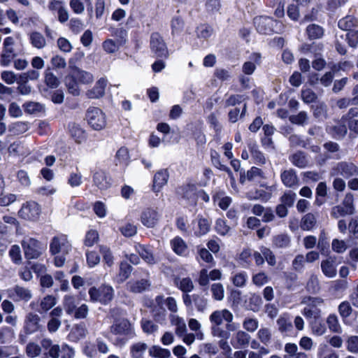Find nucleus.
<instances>
[{
	"label": "nucleus",
	"instance_id": "obj_1",
	"mask_svg": "<svg viewBox=\"0 0 358 358\" xmlns=\"http://www.w3.org/2000/svg\"><path fill=\"white\" fill-rule=\"evenodd\" d=\"M233 320L234 315L232 313L227 309L213 311L209 316L213 335L220 338H229V332L221 329L220 326L223 324L224 322H231Z\"/></svg>",
	"mask_w": 358,
	"mask_h": 358
},
{
	"label": "nucleus",
	"instance_id": "obj_2",
	"mask_svg": "<svg viewBox=\"0 0 358 358\" xmlns=\"http://www.w3.org/2000/svg\"><path fill=\"white\" fill-rule=\"evenodd\" d=\"M254 23L257 31L262 34H271L273 33H281L285 27L282 22L266 16H258L254 19Z\"/></svg>",
	"mask_w": 358,
	"mask_h": 358
},
{
	"label": "nucleus",
	"instance_id": "obj_3",
	"mask_svg": "<svg viewBox=\"0 0 358 358\" xmlns=\"http://www.w3.org/2000/svg\"><path fill=\"white\" fill-rule=\"evenodd\" d=\"M24 256L28 259L38 258L46 250V246L31 237H26L21 242Z\"/></svg>",
	"mask_w": 358,
	"mask_h": 358
},
{
	"label": "nucleus",
	"instance_id": "obj_4",
	"mask_svg": "<svg viewBox=\"0 0 358 358\" xmlns=\"http://www.w3.org/2000/svg\"><path fill=\"white\" fill-rule=\"evenodd\" d=\"M324 302V299L321 297L304 296L301 303L306 306L302 310V314L307 319L320 318L321 310L319 307L322 306Z\"/></svg>",
	"mask_w": 358,
	"mask_h": 358
},
{
	"label": "nucleus",
	"instance_id": "obj_5",
	"mask_svg": "<svg viewBox=\"0 0 358 358\" xmlns=\"http://www.w3.org/2000/svg\"><path fill=\"white\" fill-rule=\"evenodd\" d=\"M88 124L94 130H101L106 126V117L105 113L99 108L90 107L86 114Z\"/></svg>",
	"mask_w": 358,
	"mask_h": 358
},
{
	"label": "nucleus",
	"instance_id": "obj_6",
	"mask_svg": "<svg viewBox=\"0 0 358 358\" xmlns=\"http://www.w3.org/2000/svg\"><path fill=\"white\" fill-rule=\"evenodd\" d=\"M114 294V290L111 286L102 285L99 288L92 287L89 289V295L92 301H99L103 304L110 302Z\"/></svg>",
	"mask_w": 358,
	"mask_h": 358
},
{
	"label": "nucleus",
	"instance_id": "obj_7",
	"mask_svg": "<svg viewBox=\"0 0 358 358\" xmlns=\"http://www.w3.org/2000/svg\"><path fill=\"white\" fill-rule=\"evenodd\" d=\"M71 250V245L68 241L67 236L60 234L54 236L50 243V252L52 255L59 253L68 254Z\"/></svg>",
	"mask_w": 358,
	"mask_h": 358
},
{
	"label": "nucleus",
	"instance_id": "obj_8",
	"mask_svg": "<svg viewBox=\"0 0 358 358\" xmlns=\"http://www.w3.org/2000/svg\"><path fill=\"white\" fill-rule=\"evenodd\" d=\"M150 48L157 57L167 58L169 55L162 36L157 32L152 33L150 36Z\"/></svg>",
	"mask_w": 358,
	"mask_h": 358
},
{
	"label": "nucleus",
	"instance_id": "obj_9",
	"mask_svg": "<svg viewBox=\"0 0 358 358\" xmlns=\"http://www.w3.org/2000/svg\"><path fill=\"white\" fill-rule=\"evenodd\" d=\"M41 209L40 206L34 201H29L23 204L18 212L19 216L26 220L37 221L39 218Z\"/></svg>",
	"mask_w": 358,
	"mask_h": 358
},
{
	"label": "nucleus",
	"instance_id": "obj_10",
	"mask_svg": "<svg viewBox=\"0 0 358 358\" xmlns=\"http://www.w3.org/2000/svg\"><path fill=\"white\" fill-rule=\"evenodd\" d=\"M198 192L196 185L192 183L185 184L178 188L177 192L185 200L187 204L195 206L198 199Z\"/></svg>",
	"mask_w": 358,
	"mask_h": 358
},
{
	"label": "nucleus",
	"instance_id": "obj_11",
	"mask_svg": "<svg viewBox=\"0 0 358 358\" xmlns=\"http://www.w3.org/2000/svg\"><path fill=\"white\" fill-rule=\"evenodd\" d=\"M332 175H341L345 178L357 176L358 167L350 162H341L337 163L332 169Z\"/></svg>",
	"mask_w": 358,
	"mask_h": 358
},
{
	"label": "nucleus",
	"instance_id": "obj_12",
	"mask_svg": "<svg viewBox=\"0 0 358 358\" xmlns=\"http://www.w3.org/2000/svg\"><path fill=\"white\" fill-rule=\"evenodd\" d=\"M160 219V214L157 209L147 208L144 209L141 215V223L148 228L155 227Z\"/></svg>",
	"mask_w": 358,
	"mask_h": 358
},
{
	"label": "nucleus",
	"instance_id": "obj_13",
	"mask_svg": "<svg viewBox=\"0 0 358 358\" xmlns=\"http://www.w3.org/2000/svg\"><path fill=\"white\" fill-rule=\"evenodd\" d=\"M111 332L120 336H127V338L134 336V331L131 324L127 320L116 321L111 326Z\"/></svg>",
	"mask_w": 358,
	"mask_h": 358
},
{
	"label": "nucleus",
	"instance_id": "obj_14",
	"mask_svg": "<svg viewBox=\"0 0 358 358\" xmlns=\"http://www.w3.org/2000/svg\"><path fill=\"white\" fill-rule=\"evenodd\" d=\"M48 9L57 14L58 20L61 23L68 21L69 14L64 2L60 0H50L48 5Z\"/></svg>",
	"mask_w": 358,
	"mask_h": 358
},
{
	"label": "nucleus",
	"instance_id": "obj_15",
	"mask_svg": "<svg viewBox=\"0 0 358 358\" xmlns=\"http://www.w3.org/2000/svg\"><path fill=\"white\" fill-rule=\"evenodd\" d=\"M8 297L15 301L22 300L27 301L32 297L31 292L29 289L20 286H16L13 289H8Z\"/></svg>",
	"mask_w": 358,
	"mask_h": 358
},
{
	"label": "nucleus",
	"instance_id": "obj_16",
	"mask_svg": "<svg viewBox=\"0 0 358 358\" xmlns=\"http://www.w3.org/2000/svg\"><path fill=\"white\" fill-rule=\"evenodd\" d=\"M169 178V174L166 169H161L158 171L153 178V192L156 193L160 192L162 187L167 184Z\"/></svg>",
	"mask_w": 358,
	"mask_h": 358
},
{
	"label": "nucleus",
	"instance_id": "obj_17",
	"mask_svg": "<svg viewBox=\"0 0 358 358\" xmlns=\"http://www.w3.org/2000/svg\"><path fill=\"white\" fill-rule=\"evenodd\" d=\"M322 273L329 278H333L336 275L337 269L335 258L329 257L321 262Z\"/></svg>",
	"mask_w": 358,
	"mask_h": 358
},
{
	"label": "nucleus",
	"instance_id": "obj_18",
	"mask_svg": "<svg viewBox=\"0 0 358 358\" xmlns=\"http://www.w3.org/2000/svg\"><path fill=\"white\" fill-rule=\"evenodd\" d=\"M194 233L196 236H201L206 234L210 229L211 222L206 218L198 216L194 222Z\"/></svg>",
	"mask_w": 358,
	"mask_h": 358
},
{
	"label": "nucleus",
	"instance_id": "obj_19",
	"mask_svg": "<svg viewBox=\"0 0 358 358\" xmlns=\"http://www.w3.org/2000/svg\"><path fill=\"white\" fill-rule=\"evenodd\" d=\"M107 86V80L105 78L99 79L94 87L87 92L90 99H99L104 95L105 89Z\"/></svg>",
	"mask_w": 358,
	"mask_h": 358
},
{
	"label": "nucleus",
	"instance_id": "obj_20",
	"mask_svg": "<svg viewBox=\"0 0 358 358\" xmlns=\"http://www.w3.org/2000/svg\"><path fill=\"white\" fill-rule=\"evenodd\" d=\"M250 336L244 331L238 330L231 339V344L234 348H240L249 344Z\"/></svg>",
	"mask_w": 358,
	"mask_h": 358
},
{
	"label": "nucleus",
	"instance_id": "obj_21",
	"mask_svg": "<svg viewBox=\"0 0 358 358\" xmlns=\"http://www.w3.org/2000/svg\"><path fill=\"white\" fill-rule=\"evenodd\" d=\"M327 132L335 138H343L347 133L345 124L341 122H336L329 124L327 127Z\"/></svg>",
	"mask_w": 358,
	"mask_h": 358
},
{
	"label": "nucleus",
	"instance_id": "obj_22",
	"mask_svg": "<svg viewBox=\"0 0 358 358\" xmlns=\"http://www.w3.org/2000/svg\"><path fill=\"white\" fill-rule=\"evenodd\" d=\"M262 187H265L266 190L259 189L255 191V196H249L250 200H262L263 201H268L271 196L273 192L275 191V185L267 186L265 184H262Z\"/></svg>",
	"mask_w": 358,
	"mask_h": 358
},
{
	"label": "nucleus",
	"instance_id": "obj_23",
	"mask_svg": "<svg viewBox=\"0 0 358 358\" xmlns=\"http://www.w3.org/2000/svg\"><path fill=\"white\" fill-rule=\"evenodd\" d=\"M40 317L38 315L29 313L26 318L24 329L27 334H33L41 328Z\"/></svg>",
	"mask_w": 358,
	"mask_h": 358
},
{
	"label": "nucleus",
	"instance_id": "obj_24",
	"mask_svg": "<svg viewBox=\"0 0 358 358\" xmlns=\"http://www.w3.org/2000/svg\"><path fill=\"white\" fill-rule=\"evenodd\" d=\"M93 181L100 189H106L111 185L110 178L103 171H98L94 174Z\"/></svg>",
	"mask_w": 358,
	"mask_h": 358
},
{
	"label": "nucleus",
	"instance_id": "obj_25",
	"mask_svg": "<svg viewBox=\"0 0 358 358\" xmlns=\"http://www.w3.org/2000/svg\"><path fill=\"white\" fill-rule=\"evenodd\" d=\"M69 133L71 137L78 144L83 143L87 138L85 131L80 125L75 123L69 125Z\"/></svg>",
	"mask_w": 358,
	"mask_h": 358
},
{
	"label": "nucleus",
	"instance_id": "obj_26",
	"mask_svg": "<svg viewBox=\"0 0 358 358\" xmlns=\"http://www.w3.org/2000/svg\"><path fill=\"white\" fill-rule=\"evenodd\" d=\"M87 329L84 324H76L73 327L69 334V338L73 342H78L86 337Z\"/></svg>",
	"mask_w": 358,
	"mask_h": 358
},
{
	"label": "nucleus",
	"instance_id": "obj_27",
	"mask_svg": "<svg viewBox=\"0 0 358 358\" xmlns=\"http://www.w3.org/2000/svg\"><path fill=\"white\" fill-rule=\"evenodd\" d=\"M170 244L173 251L180 256H186L188 253L187 245L184 240L176 236L170 241Z\"/></svg>",
	"mask_w": 358,
	"mask_h": 358
},
{
	"label": "nucleus",
	"instance_id": "obj_28",
	"mask_svg": "<svg viewBox=\"0 0 358 358\" xmlns=\"http://www.w3.org/2000/svg\"><path fill=\"white\" fill-rule=\"evenodd\" d=\"M171 324L176 327V334L182 336L187 331V326L184 319L178 315L171 314L169 316Z\"/></svg>",
	"mask_w": 358,
	"mask_h": 358
},
{
	"label": "nucleus",
	"instance_id": "obj_29",
	"mask_svg": "<svg viewBox=\"0 0 358 358\" xmlns=\"http://www.w3.org/2000/svg\"><path fill=\"white\" fill-rule=\"evenodd\" d=\"M261 61V55L258 53H253L250 57V61L245 62L243 65V72L246 75H251L256 69V64Z\"/></svg>",
	"mask_w": 358,
	"mask_h": 358
},
{
	"label": "nucleus",
	"instance_id": "obj_30",
	"mask_svg": "<svg viewBox=\"0 0 358 358\" xmlns=\"http://www.w3.org/2000/svg\"><path fill=\"white\" fill-rule=\"evenodd\" d=\"M280 177L282 183L286 187H294L298 185L299 179L295 172L292 169L284 171Z\"/></svg>",
	"mask_w": 358,
	"mask_h": 358
},
{
	"label": "nucleus",
	"instance_id": "obj_31",
	"mask_svg": "<svg viewBox=\"0 0 358 358\" xmlns=\"http://www.w3.org/2000/svg\"><path fill=\"white\" fill-rule=\"evenodd\" d=\"M24 112L29 115H38L45 111V106L39 102L27 101L22 105Z\"/></svg>",
	"mask_w": 358,
	"mask_h": 358
},
{
	"label": "nucleus",
	"instance_id": "obj_32",
	"mask_svg": "<svg viewBox=\"0 0 358 358\" xmlns=\"http://www.w3.org/2000/svg\"><path fill=\"white\" fill-rule=\"evenodd\" d=\"M264 178V173L260 169L252 166L247 171L245 175L241 176L240 180L241 183H243L245 179L250 181H257Z\"/></svg>",
	"mask_w": 358,
	"mask_h": 358
},
{
	"label": "nucleus",
	"instance_id": "obj_33",
	"mask_svg": "<svg viewBox=\"0 0 358 358\" xmlns=\"http://www.w3.org/2000/svg\"><path fill=\"white\" fill-rule=\"evenodd\" d=\"M213 201L222 210L227 209L231 203V197L227 196L222 191H219L213 195Z\"/></svg>",
	"mask_w": 358,
	"mask_h": 358
},
{
	"label": "nucleus",
	"instance_id": "obj_34",
	"mask_svg": "<svg viewBox=\"0 0 358 358\" xmlns=\"http://www.w3.org/2000/svg\"><path fill=\"white\" fill-rule=\"evenodd\" d=\"M150 286L146 280H131L127 282V289L134 293H140L145 291Z\"/></svg>",
	"mask_w": 358,
	"mask_h": 358
},
{
	"label": "nucleus",
	"instance_id": "obj_35",
	"mask_svg": "<svg viewBox=\"0 0 358 358\" xmlns=\"http://www.w3.org/2000/svg\"><path fill=\"white\" fill-rule=\"evenodd\" d=\"M57 303V299L52 295H47L44 296L40 301L39 313L47 312L53 308Z\"/></svg>",
	"mask_w": 358,
	"mask_h": 358
},
{
	"label": "nucleus",
	"instance_id": "obj_36",
	"mask_svg": "<svg viewBox=\"0 0 358 358\" xmlns=\"http://www.w3.org/2000/svg\"><path fill=\"white\" fill-rule=\"evenodd\" d=\"M287 355L285 358H307V355L303 352H298V347L295 343H287L285 346Z\"/></svg>",
	"mask_w": 358,
	"mask_h": 358
},
{
	"label": "nucleus",
	"instance_id": "obj_37",
	"mask_svg": "<svg viewBox=\"0 0 358 358\" xmlns=\"http://www.w3.org/2000/svg\"><path fill=\"white\" fill-rule=\"evenodd\" d=\"M136 250L141 257V258L148 264H155L157 260L152 255L151 250L144 245H138L136 247Z\"/></svg>",
	"mask_w": 358,
	"mask_h": 358
},
{
	"label": "nucleus",
	"instance_id": "obj_38",
	"mask_svg": "<svg viewBox=\"0 0 358 358\" xmlns=\"http://www.w3.org/2000/svg\"><path fill=\"white\" fill-rule=\"evenodd\" d=\"M278 329L282 333H289L292 330V324L288 315H281L277 320Z\"/></svg>",
	"mask_w": 358,
	"mask_h": 358
},
{
	"label": "nucleus",
	"instance_id": "obj_39",
	"mask_svg": "<svg viewBox=\"0 0 358 358\" xmlns=\"http://www.w3.org/2000/svg\"><path fill=\"white\" fill-rule=\"evenodd\" d=\"M317 358H338L336 352L329 348L326 343H321L317 349Z\"/></svg>",
	"mask_w": 358,
	"mask_h": 358
},
{
	"label": "nucleus",
	"instance_id": "obj_40",
	"mask_svg": "<svg viewBox=\"0 0 358 358\" xmlns=\"http://www.w3.org/2000/svg\"><path fill=\"white\" fill-rule=\"evenodd\" d=\"M72 74L78 80V83L89 84L94 80L93 76L90 73L80 69H76Z\"/></svg>",
	"mask_w": 358,
	"mask_h": 358
},
{
	"label": "nucleus",
	"instance_id": "obj_41",
	"mask_svg": "<svg viewBox=\"0 0 358 358\" xmlns=\"http://www.w3.org/2000/svg\"><path fill=\"white\" fill-rule=\"evenodd\" d=\"M248 148L250 152L253 163L257 164H264L266 163V159L264 155L257 149V146L255 144H249Z\"/></svg>",
	"mask_w": 358,
	"mask_h": 358
},
{
	"label": "nucleus",
	"instance_id": "obj_42",
	"mask_svg": "<svg viewBox=\"0 0 358 358\" xmlns=\"http://www.w3.org/2000/svg\"><path fill=\"white\" fill-rule=\"evenodd\" d=\"M64 308L69 315H73L76 309V301L73 296L65 295L63 299Z\"/></svg>",
	"mask_w": 358,
	"mask_h": 358
},
{
	"label": "nucleus",
	"instance_id": "obj_43",
	"mask_svg": "<svg viewBox=\"0 0 358 358\" xmlns=\"http://www.w3.org/2000/svg\"><path fill=\"white\" fill-rule=\"evenodd\" d=\"M316 217L312 213L305 215L301 221L300 227L304 231H310L315 226Z\"/></svg>",
	"mask_w": 358,
	"mask_h": 358
},
{
	"label": "nucleus",
	"instance_id": "obj_44",
	"mask_svg": "<svg viewBox=\"0 0 358 358\" xmlns=\"http://www.w3.org/2000/svg\"><path fill=\"white\" fill-rule=\"evenodd\" d=\"M29 40L31 45L38 49H42L46 45L44 36L38 32H33L30 34Z\"/></svg>",
	"mask_w": 358,
	"mask_h": 358
},
{
	"label": "nucleus",
	"instance_id": "obj_45",
	"mask_svg": "<svg viewBox=\"0 0 358 358\" xmlns=\"http://www.w3.org/2000/svg\"><path fill=\"white\" fill-rule=\"evenodd\" d=\"M306 33L310 39H317L323 36L324 30L322 27L312 24L307 27Z\"/></svg>",
	"mask_w": 358,
	"mask_h": 358
},
{
	"label": "nucleus",
	"instance_id": "obj_46",
	"mask_svg": "<svg viewBox=\"0 0 358 358\" xmlns=\"http://www.w3.org/2000/svg\"><path fill=\"white\" fill-rule=\"evenodd\" d=\"M319 318L314 319L310 322L312 333L317 336L324 335L326 333L327 329L324 323L318 320Z\"/></svg>",
	"mask_w": 358,
	"mask_h": 358
},
{
	"label": "nucleus",
	"instance_id": "obj_47",
	"mask_svg": "<svg viewBox=\"0 0 358 358\" xmlns=\"http://www.w3.org/2000/svg\"><path fill=\"white\" fill-rule=\"evenodd\" d=\"M45 83L50 88H56L59 85V80L57 77L51 71L50 68L45 69L44 72Z\"/></svg>",
	"mask_w": 358,
	"mask_h": 358
},
{
	"label": "nucleus",
	"instance_id": "obj_48",
	"mask_svg": "<svg viewBox=\"0 0 358 358\" xmlns=\"http://www.w3.org/2000/svg\"><path fill=\"white\" fill-rule=\"evenodd\" d=\"M66 85L71 94L74 96H78L80 94V90L78 87V82L75 78L73 74L67 76L65 79Z\"/></svg>",
	"mask_w": 358,
	"mask_h": 358
},
{
	"label": "nucleus",
	"instance_id": "obj_49",
	"mask_svg": "<svg viewBox=\"0 0 358 358\" xmlns=\"http://www.w3.org/2000/svg\"><path fill=\"white\" fill-rule=\"evenodd\" d=\"M248 278V274L245 271L235 273L231 278L233 285L238 287H244Z\"/></svg>",
	"mask_w": 358,
	"mask_h": 358
},
{
	"label": "nucleus",
	"instance_id": "obj_50",
	"mask_svg": "<svg viewBox=\"0 0 358 358\" xmlns=\"http://www.w3.org/2000/svg\"><path fill=\"white\" fill-rule=\"evenodd\" d=\"M13 48H4L1 55L0 64L3 66H8L13 61L15 57Z\"/></svg>",
	"mask_w": 358,
	"mask_h": 358
},
{
	"label": "nucleus",
	"instance_id": "obj_51",
	"mask_svg": "<svg viewBox=\"0 0 358 358\" xmlns=\"http://www.w3.org/2000/svg\"><path fill=\"white\" fill-rule=\"evenodd\" d=\"M257 336L261 343L268 345L271 341V330L267 327H262L257 331Z\"/></svg>",
	"mask_w": 358,
	"mask_h": 358
},
{
	"label": "nucleus",
	"instance_id": "obj_52",
	"mask_svg": "<svg viewBox=\"0 0 358 358\" xmlns=\"http://www.w3.org/2000/svg\"><path fill=\"white\" fill-rule=\"evenodd\" d=\"M25 353L30 358H35L41 353V347L34 342H29L25 348Z\"/></svg>",
	"mask_w": 358,
	"mask_h": 358
},
{
	"label": "nucleus",
	"instance_id": "obj_53",
	"mask_svg": "<svg viewBox=\"0 0 358 358\" xmlns=\"http://www.w3.org/2000/svg\"><path fill=\"white\" fill-rule=\"evenodd\" d=\"M132 271L131 266L126 262H122L120 266V273L117 280L121 283L125 281L130 275Z\"/></svg>",
	"mask_w": 358,
	"mask_h": 358
},
{
	"label": "nucleus",
	"instance_id": "obj_54",
	"mask_svg": "<svg viewBox=\"0 0 358 358\" xmlns=\"http://www.w3.org/2000/svg\"><path fill=\"white\" fill-rule=\"evenodd\" d=\"M149 354L150 356L156 358H169L171 356V352L169 350L157 345L150 348Z\"/></svg>",
	"mask_w": 358,
	"mask_h": 358
},
{
	"label": "nucleus",
	"instance_id": "obj_55",
	"mask_svg": "<svg viewBox=\"0 0 358 358\" xmlns=\"http://www.w3.org/2000/svg\"><path fill=\"white\" fill-rule=\"evenodd\" d=\"M357 23V20L350 15H348L342 19H341L338 22V27L342 30H350L355 26Z\"/></svg>",
	"mask_w": 358,
	"mask_h": 358
},
{
	"label": "nucleus",
	"instance_id": "obj_56",
	"mask_svg": "<svg viewBox=\"0 0 358 358\" xmlns=\"http://www.w3.org/2000/svg\"><path fill=\"white\" fill-rule=\"evenodd\" d=\"M327 323L329 330L335 333L341 332V327L339 324L338 317L334 314H331L327 319Z\"/></svg>",
	"mask_w": 358,
	"mask_h": 358
},
{
	"label": "nucleus",
	"instance_id": "obj_57",
	"mask_svg": "<svg viewBox=\"0 0 358 358\" xmlns=\"http://www.w3.org/2000/svg\"><path fill=\"white\" fill-rule=\"evenodd\" d=\"M147 345L144 343H137L131 347V354L133 358H142L145 350Z\"/></svg>",
	"mask_w": 358,
	"mask_h": 358
},
{
	"label": "nucleus",
	"instance_id": "obj_58",
	"mask_svg": "<svg viewBox=\"0 0 358 358\" xmlns=\"http://www.w3.org/2000/svg\"><path fill=\"white\" fill-rule=\"evenodd\" d=\"M99 238L98 231L94 229H90L86 233L84 244L85 246L92 247L98 242Z\"/></svg>",
	"mask_w": 358,
	"mask_h": 358
},
{
	"label": "nucleus",
	"instance_id": "obj_59",
	"mask_svg": "<svg viewBox=\"0 0 358 358\" xmlns=\"http://www.w3.org/2000/svg\"><path fill=\"white\" fill-rule=\"evenodd\" d=\"M68 184L71 187H77L83 183V176L80 172H71L68 178Z\"/></svg>",
	"mask_w": 358,
	"mask_h": 358
},
{
	"label": "nucleus",
	"instance_id": "obj_60",
	"mask_svg": "<svg viewBox=\"0 0 358 358\" xmlns=\"http://www.w3.org/2000/svg\"><path fill=\"white\" fill-rule=\"evenodd\" d=\"M141 327L143 332L147 334H154L159 329L158 326L152 321L144 319L141 320Z\"/></svg>",
	"mask_w": 358,
	"mask_h": 358
},
{
	"label": "nucleus",
	"instance_id": "obj_61",
	"mask_svg": "<svg viewBox=\"0 0 358 358\" xmlns=\"http://www.w3.org/2000/svg\"><path fill=\"white\" fill-rule=\"evenodd\" d=\"M99 251L105 263L108 266H111L113 264L114 258L110 248L105 245H100Z\"/></svg>",
	"mask_w": 358,
	"mask_h": 358
},
{
	"label": "nucleus",
	"instance_id": "obj_62",
	"mask_svg": "<svg viewBox=\"0 0 358 358\" xmlns=\"http://www.w3.org/2000/svg\"><path fill=\"white\" fill-rule=\"evenodd\" d=\"M243 327L248 332H254L259 327V322L256 318L245 317L243 322Z\"/></svg>",
	"mask_w": 358,
	"mask_h": 358
},
{
	"label": "nucleus",
	"instance_id": "obj_63",
	"mask_svg": "<svg viewBox=\"0 0 358 358\" xmlns=\"http://www.w3.org/2000/svg\"><path fill=\"white\" fill-rule=\"evenodd\" d=\"M14 338V334L8 327L0 328V344L10 342Z\"/></svg>",
	"mask_w": 358,
	"mask_h": 358
},
{
	"label": "nucleus",
	"instance_id": "obj_64",
	"mask_svg": "<svg viewBox=\"0 0 358 358\" xmlns=\"http://www.w3.org/2000/svg\"><path fill=\"white\" fill-rule=\"evenodd\" d=\"M347 350L354 354H358V336H349L346 341Z\"/></svg>",
	"mask_w": 358,
	"mask_h": 358
}]
</instances>
